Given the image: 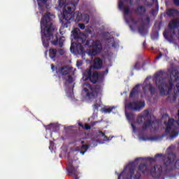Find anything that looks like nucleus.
<instances>
[{
	"instance_id": "obj_1",
	"label": "nucleus",
	"mask_w": 179,
	"mask_h": 179,
	"mask_svg": "<svg viewBox=\"0 0 179 179\" xmlns=\"http://www.w3.org/2000/svg\"><path fill=\"white\" fill-rule=\"evenodd\" d=\"M80 0H71L69 4L71 6H68L67 9L62 10V19L60 20L62 29H66L71 27V20L79 22L83 20V15L79 11H76V6L79 3Z\"/></svg>"
},
{
	"instance_id": "obj_2",
	"label": "nucleus",
	"mask_w": 179,
	"mask_h": 179,
	"mask_svg": "<svg viewBox=\"0 0 179 179\" xmlns=\"http://www.w3.org/2000/svg\"><path fill=\"white\" fill-rule=\"evenodd\" d=\"M52 16V15L51 14V13H47L43 15L42 20H41V24L43 25V27H44V37L46 38L45 39L43 38V36L42 37L43 45L45 48H48V46L50 45V41L52 38H54L52 32H54V31L55 30V27L52 24V20L51 17Z\"/></svg>"
},
{
	"instance_id": "obj_3",
	"label": "nucleus",
	"mask_w": 179,
	"mask_h": 179,
	"mask_svg": "<svg viewBox=\"0 0 179 179\" xmlns=\"http://www.w3.org/2000/svg\"><path fill=\"white\" fill-rule=\"evenodd\" d=\"M51 70L52 72L56 71L58 78H62L69 84H72L75 80L72 76L70 75L72 68L69 65H64L61 67H56L53 64H51Z\"/></svg>"
},
{
	"instance_id": "obj_4",
	"label": "nucleus",
	"mask_w": 179,
	"mask_h": 179,
	"mask_svg": "<svg viewBox=\"0 0 179 179\" xmlns=\"http://www.w3.org/2000/svg\"><path fill=\"white\" fill-rule=\"evenodd\" d=\"M85 45L88 48H92L88 52V55L91 56H95L101 52L102 45L99 41H94L92 39L87 40Z\"/></svg>"
},
{
	"instance_id": "obj_5",
	"label": "nucleus",
	"mask_w": 179,
	"mask_h": 179,
	"mask_svg": "<svg viewBox=\"0 0 179 179\" xmlns=\"http://www.w3.org/2000/svg\"><path fill=\"white\" fill-rule=\"evenodd\" d=\"M83 85L87 87H84L83 92L88 100H93L98 96V90L93 88L92 85H90L89 83H85Z\"/></svg>"
},
{
	"instance_id": "obj_6",
	"label": "nucleus",
	"mask_w": 179,
	"mask_h": 179,
	"mask_svg": "<svg viewBox=\"0 0 179 179\" xmlns=\"http://www.w3.org/2000/svg\"><path fill=\"white\" fill-rule=\"evenodd\" d=\"M156 85H157V87H159L160 94H161L162 95H166V93H167L168 92H170V90H171V88H172V83H169V86L168 87V86L166 85V83H165L163 80H159V81H157V82H156Z\"/></svg>"
},
{
	"instance_id": "obj_7",
	"label": "nucleus",
	"mask_w": 179,
	"mask_h": 179,
	"mask_svg": "<svg viewBox=\"0 0 179 179\" xmlns=\"http://www.w3.org/2000/svg\"><path fill=\"white\" fill-rule=\"evenodd\" d=\"M108 72V69L105 70V71H101L99 73L95 71L90 76V78H88V80H90L92 83L96 84L98 83L100 78H102L104 76L107 75Z\"/></svg>"
},
{
	"instance_id": "obj_8",
	"label": "nucleus",
	"mask_w": 179,
	"mask_h": 179,
	"mask_svg": "<svg viewBox=\"0 0 179 179\" xmlns=\"http://www.w3.org/2000/svg\"><path fill=\"white\" fill-rule=\"evenodd\" d=\"M73 36L75 40L85 43L87 38V35L84 33H81L80 29H75L73 31Z\"/></svg>"
},
{
	"instance_id": "obj_9",
	"label": "nucleus",
	"mask_w": 179,
	"mask_h": 179,
	"mask_svg": "<svg viewBox=\"0 0 179 179\" xmlns=\"http://www.w3.org/2000/svg\"><path fill=\"white\" fill-rule=\"evenodd\" d=\"M79 166H74L72 164H69L68 168H66V171L69 173V176H73V178H79L80 172L78 171Z\"/></svg>"
},
{
	"instance_id": "obj_10",
	"label": "nucleus",
	"mask_w": 179,
	"mask_h": 179,
	"mask_svg": "<svg viewBox=\"0 0 179 179\" xmlns=\"http://www.w3.org/2000/svg\"><path fill=\"white\" fill-rule=\"evenodd\" d=\"M173 124H174V120L169 119L168 124H167V128L166 129V132L172 131L171 133V138H176L178 135V133L173 131Z\"/></svg>"
},
{
	"instance_id": "obj_11",
	"label": "nucleus",
	"mask_w": 179,
	"mask_h": 179,
	"mask_svg": "<svg viewBox=\"0 0 179 179\" xmlns=\"http://www.w3.org/2000/svg\"><path fill=\"white\" fill-rule=\"evenodd\" d=\"M85 48L84 46L81 45V43L77 44V45L74 46L73 43H71L70 47L71 52H77L78 54H83L85 52L84 51Z\"/></svg>"
},
{
	"instance_id": "obj_12",
	"label": "nucleus",
	"mask_w": 179,
	"mask_h": 179,
	"mask_svg": "<svg viewBox=\"0 0 179 179\" xmlns=\"http://www.w3.org/2000/svg\"><path fill=\"white\" fill-rule=\"evenodd\" d=\"M145 107L144 101H137L129 104V108L132 110H138Z\"/></svg>"
},
{
	"instance_id": "obj_13",
	"label": "nucleus",
	"mask_w": 179,
	"mask_h": 179,
	"mask_svg": "<svg viewBox=\"0 0 179 179\" xmlns=\"http://www.w3.org/2000/svg\"><path fill=\"white\" fill-rule=\"evenodd\" d=\"M103 67V60L99 57H95L94 59V65L92 68L95 70H100Z\"/></svg>"
},
{
	"instance_id": "obj_14",
	"label": "nucleus",
	"mask_w": 179,
	"mask_h": 179,
	"mask_svg": "<svg viewBox=\"0 0 179 179\" xmlns=\"http://www.w3.org/2000/svg\"><path fill=\"white\" fill-rule=\"evenodd\" d=\"M162 173V168L161 166H157L151 169V174L155 178H158Z\"/></svg>"
},
{
	"instance_id": "obj_15",
	"label": "nucleus",
	"mask_w": 179,
	"mask_h": 179,
	"mask_svg": "<svg viewBox=\"0 0 179 179\" xmlns=\"http://www.w3.org/2000/svg\"><path fill=\"white\" fill-rule=\"evenodd\" d=\"M92 66H90V69H87L85 71L83 72V79L84 80H89V78L92 75Z\"/></svg>"
},
{
	"instance_id": "obj_16",
	"label": "nucleus",
	"mask_w": 179,
	"mask_h": 179,
	"mask_svg": "<svg viewBox=\"0 0 179 179\" xmlns=\"http://www.w3.org/2000/svg\"><path fill=\"white\" fill-rule=\"evenodd\" d=\"M57 55V50L56 49H49V57L51 59L55 60Z\"/></svg>"
},
{
	"instance_id": "obj_17",
	"label": "nucleus",
	"mask_w": 179,
	"mask_h": 179,
	"mask_svg": "<svg viewBox=\"0 0 179 179\" xmlns=\"http://www.w3.org/2000/svg\"><path fill=\"white\" fill-rule=\"evenodd\" d=\"M179 26V20H173L169 23V28L170 29H174L176 27Z\"/></svg>"
},
{
	"instance_id": "obj_18",
	"label": "nucleus",
	"mask_w": 179,
	"mask_h": 179,
	"mask_svg": "<svg viewBox=\"0 0 179 179\" xmlns=\"http://www.w3.org/2000/svg\"><path fill=\"white\" fill-rule=\"evenodd\" d=\"M78 126L81 128H83V129H85V130H90L91 129V126L87 124H85V125L83 124L82 122H78Z\"/></svg>"
},
{
	"instance_id": "obj_19",
	"label": "nucleus",
	"mask_w": 179,
	"mask_h": 179,
	"mask_svg": "<svg viewBox=\"0 0 179 179\" xmlns=\"http://www.w3.org/2000/svg\"><path fill=\"white\" fill-rule=\"evenodd\" d=\"M38 1V5L40 8H42L43 6L46 5L48 0H36Z\"/></svg>"
},
{
	"instance_id": "obj_20",
	"label": "nucleus",
	"mask_w": 179,
	"mask_h": 179,
	"mask_svg": "<svg viewBox=\"0 0 179 179\" xmlns=\"http://www.w3.org/2000/svg\"><path fill=\"white\" fill-rule=\"evenodd\" d=\"M84 22L89 23L90 22V15L88 14H83V20Z\"/></svg>"
},
{
	"instance_id": "obj_21",
	"label": "nucleus",
	"mask_w": 179,
	"mask_h": 179,
	"mask_svg": "<svg viewBox=\"0 0 179 179\" xmlns=\"http://www.w3.org/2000/svg\"><path fill=\"white\" fill-rule=\"evenodd\" d=\"M64 36H61L59 41H58V46L60 48H62L64 46Z\"/></svg>"
},
{
	"instance_id": "obj_22",
	"label": "nucleus",
	"mask_w": 179,
	"mask_h": 179,
	"mask_svg": "<svg viewBox=\"0 0 179 179\" xmlns=\"http://www.w3.org/2000/svg\"><path fill=\"white\" fill-rule=\"evenodd\" d=\"M66 0H59V6L60 7V8H62V7H64V9H66V10H67V8H68V7H66V6L65 5V1H66Z\"/></svg>"
},
{
	"instance_id": "obj_23",
	"label": "nucleus",
	"mask_w": 179,
	"mask_h": 179,
	"mask_svg": "<svg viewBox=\"0 0 179 179\" xmlns=\"http://www.w3.org/2000/svg\"><path fill=\"white\" fill-rule=\"evenodd\" d=\"M55 128H57L56 125L54 124H50L49 125H47L46 130L54 131Z\"/></svg>"
},
{
	"instance_id": "obj_24",
	"label": "nucleus",
	"mask_w": 179,
	"mask_h": 179,
	"mask_svg": "<svg viewBox=\"0 0 179 179\" xmlns=\"http://www.w3.org/2000/svg\"><path fill=\"white\" fill-rule=\"evenodd\" d=\"M174 73H176V72L174 71V73H173V74L171 75V80H172L173 82H175L177 80V78H178V74H176V76H175Z\"/></svg>"
},
{
	"instance_id": "obj_25",
	"label": "nucleus",
	"mask_w": 179,
	"mask_h": 179,
	"mask_svg": "<svg viewBox=\"0 0 179 179\" xmlns=\"http://www.w3.org/2000/svg\"><path fill=\"white\" fill-rule=\"evenodd\" d=\"M139 169L143 173H145V171L148 170V168H147V166L145 165H140Z\"/></svg>"
},
{
	"instance_id": "obj_26",
	"label": "nucleus",
	"mask_w": 179,
	"mask_h": 179,
	"mask_svg": "<svg viewBox=\"0 0 179 179\" xmlns=\"http://www.w3.org/2000/svg\"><path fill=\"white\" fill-rule=\"evenodd\" d=\"M113 108H103L104 113H110L112 112Z\"/></svg>"
},
{
	"instance_id": "obj_27",
	"label": "nucleus",
	"mask_w": 179,
	"mask_h": 179,
	"mask_svg": "<svg viewBox=\"0 0 179 179\" xmlns=\"http://www.w3.org/2000/svg\"><path fill=\"white\" fill-rule=\"evenodd\" d=\"M145 8L141 6V7H139L138 9H137V12L139 13V14H142L143 13L145 12Z\"/></svg>"
},
{
	"instance_id": "obj_28",
	"label": "nucleus",
	"mask_w": 179,
	"mask_h": 179,
	"mask_svg": "<svg viewBox=\"0 0 179 179\" xmlns=\"http://www.w3.org/2000/svg\"><path fill=\"white\" fill-rule=\"evenodd\" d=\"M101 135H102V136L103 137V141H110V139H108V136H106V134L104 133H103L102 131H100Z\"/></svg>"
},
{
	"instance_id": "obj_29",
	"label": "nucleus",
	"mask_w": 179,
	"mask_h": 179,
	"mask_svg": "<svg viewBox=\"0 0 179 179\" xmlns=\"http://www.w3.org/2000/svg\"><path fill=\"white\" fill-rule=\"evenodd\" d=\"M57 52H58V54H59V55H64L65 50L64 49H59V50H57Z\"/></svg>"
},
{
	"instance_id": "obj_30",
	"label": "nucleus",
	"mask_w": 179,
	"mask_h": 179,
	"mask_svg": "<svg viewBox=\"0 0 179 179\" xmlns=\"http://www.w3.org/2000/svg\"><path fill=\"white\" fill-rule=\"evenodd\" d=\"M58 43H59V41L57 37H56V40L52 41V44L55 46L58 45Z\"/></svg>"
},
{
	"instance_id": "obj_31",
	"label": "nucleus",
	"mask_w": 179,
	"mask_h": 179,
	"mask_svg": "<svg viewBox=\"0 0 179 179\" xmlns=\"http://www.w3.org/2000/svg\"><path fill=\"white\" fill-rule=\"evenodd\" d=\"M78 27H79L80 29H81V30H85V24H78Z\"/></svg>"
},
{
	"instance_id": "obj_32",
	"label": "nucleus",
	"mask_w": 179,
	"mask_h": 179,
	"mask_svg": "<svg viewBox=\"0 0 179 179\" xmlns=\"http://www.w3.org/2000/svg\"><path fill=\"white\" fill-rule=\"evenodd\" d=\"M81 149L86 151L89 149V146L87 145H82Z\"/></svg>"
},
{
	"instance_id": "obj_33",
	"label": "nucleus",
	"mask_w": 179,
	"mask_h": 179,
	"mask_svg": "<svg viewBox=\"0 0 179 179\" xmlns=\"http://www.w3.org/2000/svg\"><path fill=\"white\" fill-rule=\"evenodd\" d=\"M143 120H144V117H142V116L138 117V120H137L138 123V124H141V122H143Z\"/></svg>"
},
{
	"instance_id": "obj_34",
	"label": "nucleus",
	"mask_w": 179,
	"mask_h": 179,
	"mask_svg": "<svg viewBox=\"0 0 179 179\" xmlns=\"http://www.w3.org/2000/svg\"><path fill=\"white\" fill-rule=\"evenodd\" d=\"M100 104L99 103H96L94 105V110H98V108L100 107Z\"/></svg>"
},
{
	"instance_id": "obj_35",
	"label": "nucleus",
	"mask_w": 179,
	"mask_h": 179,
	"mask_svg": "<svg viewBox=\"0 0 179 179\" xmlns=\"http://www.w3.org/2000/svg\"><path fill=\"white\" fill-rule=\"evenodd\" d=\"M85 31H86V33H87V34H92V31H91V29H90V28H87V29H85Z\"/></svg>"
},
{
	"instance_id": "obj_36",
	"label": "nucleus",
	"mask_w": 179,
	"mask_h": 179,
	"mask_svg": "<svg viewBox=\"0 0 179 179\" xmlns=\"http://www.w3.org/2000/svg\"><path fill=\"white\" fill-rule=\"evenodd\" d=\"M174 5L179 6V0H174Z\"/></svg>"
},
{
	"instance_id": "obj_37",
	"label": "nucleus",
	"mask_w": 179,
	"mask_h": 179,
	"mask_svg": "<svg viewBox=\"0 0 179 179\" xmlns=\"http://www.w3.org/2000/svg\"><path fill=\"white\" fill-rule=\"evenodd\" d=\"M99 122V121H95L92 122V126H95L96 124H98Z\"/></svg>"
},
{
	"instance_id": "obj_38",
	"label": "nucleus",
	"mask_w": 179,
	"mask_h": 179,
	"mask_svg": "<svg viewBox=\"0 0 179 179\" xmlns=\"http://www.w3.org/2000/svg\"><path fill=\"white\" fill-rule=\"evenodd\" d=\"M176 87L178 89V92H179V83L177 84Z\"/></svg>"
},
{
	"instance_id": "obj_39",
	"label": "nucleus",
	"mask_w": 179,
	"mask_h": 179,
	"mask_svg": "<svg viewBox=\"0 0 179 179\" xmlns=\"http://www.w3.org/2000/svg\"><path fill=\"white\" fill-rule=\"evenodd\" d=\"M77 65H78V66H81V64H79V62H77Z\"/></svg>"
},
{
	"instance_id": "obj_40",
	"label": "nucleus",
	"mask_w": 179,
	"mask_h": 179,
	"mask_svg": "<svg viewBox=\"0 0 179 179\" xmlns=\"http://www.w3.org/2000/svg\"><path fill=\"white\" fill-rule=\"evenodd\" d=\"M160 57H162V55L160 56H157V59H159Z\"/></svg>"
},
{
	"instance_id": "obj_41",
	"label": "nucleus",
	"mask_w": 179,
	"mask_h": 179,
	"mask_svg": "<svg viewBox=\"0 0 179 179\" xmlns=\"http://www.w3.org/2000/svg\"><path fill=\"white\" fill-rule=\"evenodd\" d=\"M164 37L166 38V32L164 34Z\"/></svg>"
},
{
	"instance_id": "obj_42",
	"label": "nucleus",
	"mask_w": 179,
	"mask_h": 179,
	"mask_svg": "<svg viewBox=\"0 0 179 179\" xmlns=\"http://www.w3.org/2000/svg\"><path fill=\"white\" fill-rule=\"evenodd\" d=\"M73 179H80V177L73 178Z\"/></svg>"
},
{
	"instance_id": "obj_43",
	"label": "nucleus",
	"mask_w": 179,
	"mask_h": 179,
	"mask_svg": "<svg viewBox=\"0 0 179 179\" xmlns=\"http://www.w3.org/2000/svg\"><path fill=\"white\" fill-rule=\"evenodd\" d=\"M125 13H128L127 9H125Z\"/></svg>"
},
{
	"instance_id": "obj_44",
	"label": "nucleus",
	"mask_w": 179,
	"mask_h": 179,
	"mask_svg": "<svg viewBox=\"0 0 179 179\" xmlns=\"http://www.w3.org/2000/svg\"><path fill=\"white\" fill-rule=\"evenodd\" d=\"M81 143L83 144V143H84V141H81Z\"/></svg>"
},
{
	"instance_id": "obj_45",
	"label": "nucleus",
	"mask_w": 179,
	"mask_h": 179,
	"mask_svg": "<svg viewBox=\"0 0 179 179\" xmlns=\"http://www.w3.org/2000/svg\"><path fill=\"white\" fill-rule=\"evenodd\" d=\"M108 139H109V141L111 140V139H110V137H109Z\"/></svg>"
},
{
	"instance_id": "obj_46",
	"label": "nucleus",
	"mask_w": 179,
	"mask_h": 179,
	"mask_svg": "<svg viewBox=\"0 0 179 179\" xmlns=\"http://www.w3.org/2000/svg\"><path fill=\"white\" fill-rule=\"evenodd\" d=\"M133 93H134V92H131V95H132V94H133Z\"/></svg>"
},
{
	"instance_id": "obj_47",
	"label": "nucleus",
	"mask_w": 179,
	"mask_h": 179,
	"mask_svg": "<svg viewBox=\"0 0 179 179\" xmlns=\"http://www.w3.org/2000/svg\"><path fill=\"white\" fill-rule=\"evenodd\" d=\"M178 116H179V110H178Z\"/></svg>"
}]
</instances>
